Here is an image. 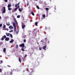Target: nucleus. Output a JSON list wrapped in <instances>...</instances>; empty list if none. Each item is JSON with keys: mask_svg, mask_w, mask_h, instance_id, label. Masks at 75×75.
<instances>
[{"mask_svg": "<svg viewBox=\"0 0 75 75\" xmlns=\"http://www.w3.org/2000/svg\"><path fill=\"white\" fill-rule=\"evenodd\" d=\"M35 1H37V0H35Z\"/></svg>", "mask_w": 75, "mask_h": 75, "instance_id": "obj_50", "label": "nucleus"}, {"mask_svg": "<svg viewBox=\"0 0 75 75\" xmlns=\"http://www.w3.org/2000/svg\"><path fill=\"white\" fill-rule=\"evenodd\" d=\"M2 13H6V8L5 7H3Z\"/></svg>", "mask_w": 75, "mask_h": 75, "instance_id": "obj_2", "label": "nucleus"}, {"mask_svg": "<svg viewBox=\"0 0 75 75\" xmlns=\"http://www.w3.org/2000/svg\"><path fill=\"white\" fill-rule=\"evenodd\" d=\"M27 55L26 54L25 55V57H27Z\"/></svg>", "mask_w": 75, "mask_h": 75, "instance_id": "obj_41", "label": "nucleus"}, {"mask_svg": "<svg viewBox=\"0 0 75 75\" xmlns=\"http://www.w3.org/2000/svg\"><path fill=\"white\" fill-rule=\"evenodd\" d=\"M6 48H4V49H3V51L4 52H6Z\"/></svg>", "mask_w": 75, "mask_h": 75, "instance_id": "obj_16", "label": "nucleus"}, {"mask_svg": "<svg viewBox=\"0 0 75 75\" xmlns=\"http://www.w3.org/2000/svg\"><path fill=\"white\" fill-rule=\"evenodd\" d=\"M14 21L15 23L16 24V25H18V23L17 22V20H16V19L15 18H14Z\"/></svg>", "mask_w": 75, "mask_h": 75, "instance_id": "obj_5", "label": "nucleus"}, {"mask_svg": "<svg viewBox=\"0 0 75 75\" xmlns=\"http://www.w3.org/2000/svg\"><path fill=\"white\" fill-rule=\"evenodd\" d=\"M8 10H12V8H8Z\"/></svg>", "mask_w": 75, "mask_h": 75, "instance_id": "obj_19", "label": "nucleus"}, {"mask_svg": "<svg viewBox=\"0 0 75 75\" xmlns=\"http://www.w3.org/2000/svg\"><path fill=\"white\" fill-rule=\"evenodd\" d=\"M7 67H10V66L9 65H7Z\"/></svg>", "mask_w": 75, "mask_h": 75, "instance_id": "obj_42", "label": "nucleus"}, {"mask_svg": "<svg viewBox=\"0 0 75 75\" xmlns=\"http://www.w3.org/2000/svg\"><path fill=\"white\" fill-rule=\"evenodd\" d=\"M4 38H6V35H4Z\"/></svg>", "mask_w": 75, "mask_h": 75, "instance_id": "obj_30", "label": "nucleus"}, {"mask_svg": "<svg viewBox=\"0 0 75 75\" xmlns=\"http://www.w3.org/2000/svg\"><path fill=\"white\" fill-rule=\"evenodd\" d=\"M20 16L19 15H18L17 16V18H20Z\"/></svg>", "mask_w": 75, "mask_h": 75, "instance_id": "obj_26", "label": "nucleus"}, {"mask_svg": "<svg viewBox=\"0 0 75 75\" xmlns=\"http://www.w3.org/2000/svg\"><path fill=\"white\" fill-rule=\"evenodd\" d=\"M0 72H1V69L0 68Z\"/></svg>", "mask_w": 75, "mask_h": 75, "instance_id": "obj_40", "label": "nucleus"}, {"mask_svg": "<svg viewBox=\"0 0 75 75\" xmlns=\"http://www.w3.org/2000/svg\"><path fill=\"white\" fill-rule=\"evenodd\" d=\"M18 48V45H16V48Z\"/></svg>", "mask_w": 75, "mask_h": 75, "instance_id": "obj_25", "label": "nucleus"}, {"mask_svg": "<svg viewBox=\"0 0 75 75\" xmlns=\"http://www.w3.org/2000/svg\"><path fill=\"white\" fill-rule=\"evenodd\" d=\"M9 28H10V29H12L13 28V26H12L11 25L9 27Z\"/></svg>", "mask_w": 75, "mask_h": 75, "instance_id": "obj_11", "label": "nucleus"}, {"mask_svg": "<svg viewBox=\"0 0 75 75\" xmlns=\"http://www.w3.org/2000/svg\"><path fill=\"white\" fill-rule=\"evenodd\" d=\"M6 24L7 25H8V26H9L10 24V23L9 22H7L6 23Z\"/></svg>", "mask_w": 75, "mask_h": 75, "instance_id": "obj_10", "label": "nucleus"}, {"mask_svg": "<svg viewBox=\"0 0 75 75\" xmlns=\"http://www.w3.org/2000/svg\"><path fill=\"white\" fill-rule=\"evenodd\" d=\"M41 48H39V50H41Z\"/></svg>", "mask_w": 75, "mask_h": 75, "instance_id": "obj_43", "label": "nucleus"}, {"mask_svg": "<svg viewBox=\"0 0 75 75\" xmlns=\"http://www.w3.org/2000/svg\"><path fill=\"white\" fill-rule=\"evenodd\" d=\"M29 5V4H26V5L27 6H28V5Z\"/></svg>", "mask_w": 75, "mask_h": 75, "instance_id": "obj_39", "label": "nucleus"}, {"mask_svg": "<svg viewBox=\"0 0 75 75\" xmlns=\"http://www.w3.org/2000/svg\"><path fill=\"white\" fill-rule=\"evenodd\" d=\"M2 26V24H0V27H1Z\"/></svg>", "mask_w": 75, "mask_h": 75, "instance_id": "obj_37", "label": "nucleus"}, {"mask_svg": "<svg viewBox=\"0 0 75 75\" xmlns=\"http://www.w3.org/2000/svg\"><path fill=\"white\" fill-rule=\"evenodd\" d=\"M11 4H8V8H10V7H11Z\"/></svg>", "mask_w": 75, "mask_h": 75, "instance_id": "obj_12", "label": "nucleus"}, {"mask_svg": "<svg viewBox=\"0 0 75 75\" xmlns=\"http://www.w3.org/2000/svg\"><path fill=\"white\" fill-rule=\"evenodd\" d=\"M45 14H43V17H44V18H45Z\"/></svg>", "mask_w": 75, "mask_h": 75, "instance_id": "obj_28", "label": "nucleus"}, {"mask_svg": "<svg viewBox=\"0 0 75 75\" xmlns=\"http://www.w3.org/2000/svg\"><path fill=\"white\" fill-rule=\"evenodd\" d=\"M34 30H35V29H34Z\"/></svg>", "mask_w": 75, "mask_h": 75, "instance_id": "obj_51", "label": "nucleus"}, {"mask_svg": "<svg viewBox=\"0 0 75 75\" xmlns=\"http://www.w3.org/2000/svg\"><path fill=\"white\" fill-rule=\"evenodd\" d=\"M34 70H33L32 71H31V72H30V74H31V73H33V72H34Z\"/></svg>", "mask_w": 75, "mask_h": 75, "instance_id": "obj_38", "label": "nucleus"}, {"mask_svg": "<svg viewBox=\"0 0 75 75\" xmlns=\"http://www.w3.org/2000/svg\"><path fill=\"white\" fill-rule=\"evenodd\" d=\"M16 33H17V34H18V32H16Z\"/></svg>", "mask_w": 75, "mask_h": 75, "instance_id": "obj_49", "label": "nucleus"}, {"mask_svg": "<svg viewBox=\"0 0 75 75\" xmlns=\"http://www.w3.org/2000/svg\"><path fill=\"white\" fill-rule=\"evenodd\" d=\"M22 29H24V28L25 27V25H22Z\"/></svg>", "mask_w": 75, "mask_h": 75, "instance_id": "obj_8", "label": "nucleus"}, {"mask_svg": "<svg viewBox=\"0 0 75 75\" xmlns=\"http://www.w3.org/2000/svg\"><path fill=\"white\" fill-rule=\"evenodd\" d=\"M41 42H42V40H41Z\"/></svg>", "mask_w": 75, "mask_h": 75, "instance_id": "obj_48", "label": "nucleus"}, {"mask_svg": "<svg viewBox=\"0 0 75 75\" xmlns=\"http://www.w3.org/2000/svg\"><path fill=\"white\" fill-rule=\"evenodd\" d=\"M48 43H50V41H48Z\"/></svg>", "mask_w": 75, "mask_h": 75, "instance_id": "obj_46", "label": "nucleus"}, {"mask_svg": "<svg viewBox=\"0 0 75 75\" xmlns=\"http://www.w3.org/2000/svg\"><path fill=\"white\" fill-rule=\"evenodd\" d=\"M10 36L11 38H13V35L11 34H10Z\"/></svg>", "mask_w": 75, "mask_h": 75, "instance_id": "obj_21", "label": "nucleus"}, {"mask_svg": "<svg viewBox=\"0 0 75 75\" xmlns=\"http://www.w3.org/2000/svg\"><path fill=\"white\" fill-rule=\"evenodd\" d=\"M6 36H9L10 35V34L9 33H6Z\"/></svg>", "mask_w": 75, "mask_h": 75, "instance_id": "obj_14", "label": "nucleus"}, {"mask_svg": "<svg viewBox=\"0 0 75 75\" xmlns=\"http://www.w3.org/2000/svg\"><path fill=\"white\" fill-rule=\"evenodd\" d=\"M24 45H25L24 44L22 43L19 45V47H21L23 48H24Z\"/></svg>", "mask_w": 75, "mask_h": 75, "instance_id": "obj_4", "label": "nucleus"}, {"mask_svg": "<svg viewBox=\"0 0 75 75\" xmlns=\"http://www.w3.org/2000/svg\"><path fill=\"white\" fill-rule=\"evenodd\" d=\"M36 7L38 9H40V7L38 6H36Z\"/></svg>", "mask_w": 75, "mask_h": 75, "instance_id": "obj_23", "label": "nucleus"}, {"mask_svg": "<svg viewBox=\"0 0 75 75\" xmlns=\"http://www.w3.org/2000/svg\"><path fill=\"white\" fill-rule=\"evenodd\" d=\"M1 40L3 41V40H4V38L3 37L1 38Z\"/></svg>", "mask_w": 75, "mask_h": 75, "instance_id": "obj_32", "label": "nucleus"}, {"mask_svg": "<svg viewBox=\"0 0 75 75\" xmlns=\"http://www.w3.org/2000/svg\"><path fill=\"white\" fill-rule=\"evenodd\" d=\"M45 9L46 10H47V11H48L49 10V8H45Z\"/></svg>", "mask_w": 75, "mask_h": 75, "instance_id": "obj_17", "label": "nucleus"}, {"mask_svg": "<svg viewBox=\"0 0 75 75\" xmlns=\"http://www.w3.org/2000/svg\"><path fill=\"white\" fill-rule=\"evenodd\" d=\"M4 1L5 2H6V3H7V1H8V0H4Z\"/></svg>", "mask_w": 75, "mask_h": 75, "instance_id": "obj_31", "label": "nucleus"}, {"mask_svg": "<svg viewBox=\"0 0 75 75\" xmlns=\"http://www.w3.org/2000/svg\"><path fill=\"white\" fill-rule=\"evenodd\" d=\"M14 42V40H13V39H12L11 41H9L10 43H12V42Z\"/></svg>", "mask_w": 75, "mask_h": 75, "instance_id": "obj_9", "label": "nucleus"}, {"mask_svg": "<svg viewBox=\"0 0 75 75\" xmlns=\"http://www.w3.org/2000/svg\"><path fill=\"white\" fill-rule=\"evenodd\" d=\"M3 28H6V25H4L3 26Z\"/></svg>", "mask_w": 75, "mask_h": 75, "instance_id": "obj_27", "label": "nucleus"}, {"mask_svg": "<svg viewBox=\"0 0 75 75\" xmlns=\"http://www.w3.org/2000/svg\"><path fill=\"white\" fill-rule=\"evenodd\" d=\"M47 47V46H43L42 47V49L43 50H45V48H46V47Z\"/></svg>", "mask_w": 75, "mask_h": 75, "instance_id": "obj_7", "label": "nucleus"}, {"mask_svg": "<svg viewBox=\"0 0 75 75\" xmlns=\"http://www.w3.org/2000/svg\"><path fill=\"white\" fill-rule=\"evenodd\" d=\"M37 24H38V23H37V22H35V25H36V26H37V25H38Z\"/></svg>", "mask_w": 75, "mask_h": 75, "instance_id": "obj_15", "label": "nucleus"}, {"mask_svg": "<svg viewBox=\"0 0 75 75\" xmlns=\"http://www.w3.org/2000/svg\"><path fill=\"white\" fill-rule=\"evenodd\" d=\"M13 12H14V11H12V13H13Z\"/></svg>", "mask_w": 75, "mask_h": 75, "instance_id": "obj_45", "label": "nucleus"}, {"mask_svg": "<svg viewBox=\"0 0 75 75\" xmlns=\"http://www.w3.org/2000/svg\"><path fill=\"white\" fill-rule=\"evenodd\" d=\"M31 13L32 15H33V16H34V12H31Z\"/></svg>", "mask_w": 75, "mask_h": 75, "instance_id": "obj_20", "label": "nucleus"}, {"mask_svg": "<svg viewBox=\"0 0 75 75\" xmlns=\"http://www.w3.org/2000/svg\"><path fill=\"white\" fill-rule=\"evenodd\" d=\"M2 63H3V61L1 60V63H0V64H1Z\"/></svg>", "mask_w": 75, "mask_h": 75, "instance_id": "obj_35", "label": "nucleus"}, {"mask_svg": "<svg viewBox=\"0 0 75 75\" xmlns=\"http://www.w3.org/2000/svg\"><path fill=\"white\" fill-rule=\"evenodd\" d=\"M37 43H38V44H39V43H38V42Z\"/></svg>", "mask_w": 75, "mask_h": 75, "instance_id": "obj_47", "label": "nucleus"}, {"mask_svg": "<svg viewBox=\"0 0 75 75\" xmlns=\"http://www.w3.org/2000/svg\"><path fill=\"white\" fill-rule=\"evenodd\" d=\"M20 2H19L18 4H15V7H16L14 9V11H16L17 10V9L20 7Z\"/></svg>", "mask_w": 75, "mask_h": 75, "instance_id": "obj_1", "label": "nucleus"}, {"mask_svg": "<svg viewBox=\"0 0 75 75\" xmlns=\"http://www.w3.org/2000/svg\"><path fill=\"white\" fill-rule=\"evenodd\" d=\"M13 72L12 71L11 72H9V74H10V75H12L13 74Z\"/></svg>", "mask_w": 75, "mask_h": 75, "instance_id": "obj_13", "label": "nucleus"}, {"mask_svg": "<svg viewBox=\"0 0 75 75\" xmlns=\"http://www.w3.org/2000/svg\"><path fill=\"white\" fill-rule=\"evenodd\" d=\"M18 10L19 11H20V12H21V11H22V10H21V9H20V8H19Z\"/></svg>", "mask_w": 75, "mask_h": 75, "instance_id": "obj_18", "label": "nucleus"}, {"mask_svg": "<svg viewBox=\"0 0 75 75\" xmlns=\"http://www.w3.org/2000/svg\"><path fill=\"white\" fill-rule=\"evenodd\" d=\"M23 41L24 42H26V40H25V39H24Z\"/></svg>", "mask_w": 75, "mask_h": 75, "instance_id": "obj_34", "label": "nucleus"}, {"mask_svg": "<svg viewBox=\"0 0 75 75\" xmlns=\"http://www.w3.org/2000/svg\"><path fill=\"white\" fill-rule=\"evenodd\" d=\"M9 40H10V39L9 38H7L5 39V40L7 41H9Z\"/></svg>", "mask_w": 75, "mask_h": 75, "instance_id": "obj_6", "label": "nucleus"}, {"mask_svg": "<svg viewBox=\"0 0 75 75\" xmlns=\"http://www.w3.org/2000/svg\"><path fill=\"white\" fill-rule=\"evenodd\" d=\"M21 50L23 51H24V48H22L21 49Z\"/></svg>", "mask_w": 75, "mask_h": 75, "instance_id": "obj_29", "label": "nucleus"}, {"mask_svg": "<svg viewBox=\"0 0 75 75\" xmlns=\"http://www.w3.org/2000/svg\"><path fill=\"white\" fill-rule=\"evenodd\" d=\"M18 59H19V61L20 62V63H21V59H20V58H18Z\"/></svg>", "mask_w": 75, "mask_h": 75, "instance_id": "obj_24", "label": "nucleus"}, {"mask_svg": "<svg viewBox=\"0 0 75 75\" xmlns=\"http://www.w3.org/2000/svg\"><path fill=\"white\" fill-rule=\"evenodd\" d=\"M12 24L14 28V31H16V24H15V23H12Z\"/></svg>", "mask_w": 75, "mask_h": 75, "instance_id": "obj_3", "label": "nucleus"}, {"mask_svg": "<svg viewBox=\"0 0 75 75\" xmlns=\"http://www.w3.org/2000/svg\"><path fill=\"white\" fill-rule=\"evenodd\" d=\"M0 19H1V17L0 16Z\"/></svg>", "mask_w": 75, "mask_h": 75, "instance_id": "obj_44", "label": "nucleus"}, {"mask_svg": "<svg viewBox=\"0 0 75 75\" xmlns=\"http://www.w3.org/2000/svg\"><path fill=\"white\" fill-rule=\"evenodd\" d=\"M13 30H11L9 32L11 33V32H13Z\"/></svg>", "mask_w": 75, "mask_h": 75, "instance_id": "obj_36", "label": "nucleus"}, {"mask_svg": "<svg viewBox=\"0 0 75 75\" xmlns=\"http://www.w3.org/2000/svg\"><path fill=\"white\" fill-rule=\"evenodd\" d=\"M45 41H47V38H45Z\"/></svg>", "mask_w": 75, "mask_h": 75, "instance_id": "obj_33", "label": "nucleus"}, {"mask_svg": "<svg viewBox=\"0 0 75 75\" xmlns=\"http://www.w3.org/2000/svg\"><path fill=\"white\" fill-rule=\"evenodd\" d=\"M4 75H8V73H7V72H5Z\"/></svg>", "mask_w": 75, "mask_h": 75, "instance_id": "obj_22", "label": "nucleus"}]
</instances>
